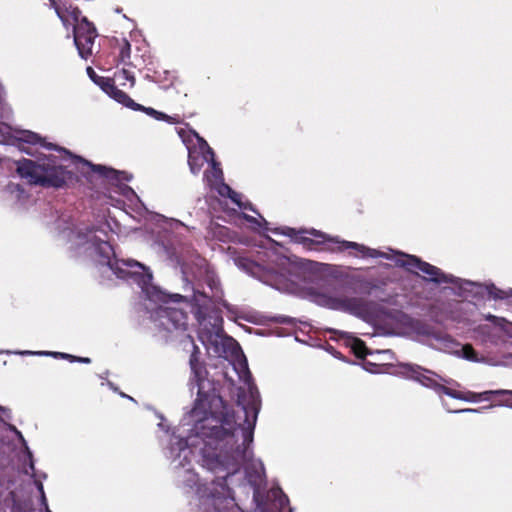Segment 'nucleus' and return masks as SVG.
I'll use <instances>...</instances> for the list:
<instances>
[{"label":"nucleus","instance_id":"nucleus-1","mask_svg":"<svg viewBox=\"0 0 512 512\" xmlns=\"http://www.w3.org/2000/svg\"><path fill=\"white\" fill-rule=\"evenodd\" d=\"M244 423L236 425V422L226 413L223 415L220 426H212L202 434L210 439L209 445L214 444L219 453H204L203 466L208 470L220 473L211 481L209 494L201 498L202 504H212L215 512H221L219 504L228 499L233 500V491L227 485V478L239 471L241 463L246 458V451L253 441L254 429L259 408L254 400L252 403L242 406Z\"/></svg>","mask_w":512,"mask_h":512},{"label":"nucleus","instance_id":"nucleus-2","mask_svg":"<svg viewBox=\"0 0 512 512\" xmlns=\"http://www.w3.org/2000/svg\"><path fill=\"white\" fill-rule=\"evenodd\" d=\"M283 234L292 238L296 243L303 245V247L309 251L338 253L352 249L363 257L378 258L382 256V253L376 249L369 248L357 242L341 240L338 237H332L316 229L296 230L295 228L286 227Z\"/></svg>","mask_w":512,"mask_h":512},{"label":"nucleus","instance_id":"nucleus-3","mask_svg":"<svg viewBox=\"0 0 512 512\" xmlns=\"http://www.w3.org/2000/svg\"><path fill=\"white\" fill-rule=\"evenodd\" d=\"M16 172L29 184L44 188H62L73 179L74 174L63 166L40 164L31 159L22 158L16 161Z\"/></svg>","mask_w":512,"mask_h":512},{"label":"nucleus","instance_id":"nucleus-4","mask_svg":"<svg viewBox=\"0 0 512 512\" xmlns=\"http://www.w3.org/2000/svg\"><path fill=\"white\" fill-rule=\"evenodd\" d=\"M424 372L419 383L427 388L434 390L437 394H445L453 399L462 400L466 402H492L497 399V404L501 406H507L512 408V390L499 389V390H488L480 393L473 391H459L447 387L446 385L438 382L431 374L427 375Z\"/></svg>","mask_w":512,"mask_h":512},{"label":"nucleus","instance_id":"nucleus-5","mask_svg":"<svg viewBox=\"0 0 512 512\" xmlns=\"http://www.w3.org/2000/svg\"><path fill=\"white\" fill-rule=\"evenodd\" d=\"M93 244L97 253L103 258L107 266L121 279H133L138 284L147 285L152 280V274L145 272L144 266L135 260L112 259L114 251L107 241L95 239Z\"/></svg>","mask_w":512,"mask_h":512},{"label":"nucleus","instance_id":"nucleus-6","mask_svg":"<svg viewBox=\"0 0 512 512\" xmlns=\"http://www.w3.org/2000/svg\"><path fill=\"white\" fill-rule=\"evenodd\" d=\"M337 289L325 282L320 288L309 289L314 301L323 307L338 310L360 317L367 312V304L363 298L332 295Z\"/></svg>","mask_w":512,"mask_h":512},{"label":"nucleus","instance_id":"nucleus-7","mask_svg":"<svg viewBox=\"0 0 512 512\" xmlns=\"http://www.w3.org/2000/svg\"><path fill=\"white\" fill-rule=\"evenodd\" d=\"M73 31L79 55L83 59H88L93 54L92 48L98 35L94 24L86 17H82L81 21L74 25Z\"/></svg>","mask_w":512,"mask_h":512},{"label":"nucleus","instance_id":"nucleus-8","mask_svg":"<svg viewBox=\"0 0 512 512\" xmlns=\"http://www.w3.org/2000/svg\"><path fill=\"white\" fill-rule=\"evenodd\" d=\"M190 368L193 374V381L198 387L197 398L195 400V405L192 412L195 416H198L200 411L203 410V416L201 420H207L209 415L214 414L211 405H209L208 408H205L206 402H209V404L211 403V401H209L210 395L204 391V384L207 379L208 371L204 362Z\"/></svg>","mask_w":512,"mask_h":512},{"label":"nucleus","instance_id":"nucleus-9","mask_svg":"<svg viewBox=\"0 0 512 512\" xmlns=\"http://www.w3.org/2000/svg\"><path fill=\"white\" fill-rule=\"evenodd\" d=\"M158 316L166 329L186 330L188 326V314L181 308L165 306L160 307Z\"/></svg>","mask_w":512,"mask_h":512},{"label":"nucleus","instance_id":"nucleus-10","mask_svg":"<svg viewBox=\"0 0 512 512\" xmlns=\"http://www.w3.org/2000/svg\"><path fill=\"white\" fill-rule=\"evenodd\" d=\"M419 271L427 275L424 277L426 281H431L437 284L455 283V277L453 275L445 274L441 269L428 262L423 261Z\"/></svg>","mask_w":512,"mask_h":512},{"label":"nucleus","instance_id":"nucleus-11","mask_svg":"<svg viewBox=\"0 0 512 512\" xmlns=\"http://www.w3.org/2000/svg\"><path fill=\"white\" fill-rule=\"evenodd\" d=\"M85 165H87L88 167H90V169L97 173L98 175L106 178V179H109V180H115V181H130L131 180V176H129L126 172L124 171H118V170H115L111 167H107V166H104V165H100V164H93L85 159H82V158H79Z\"/></svg>","mask_w":512,"mask_h":512},{"label":"nucleus","instance_id":"nucleus-12","mask_svg":"<svg viewBox=\"0 0 512 512\" xmlns=\"http://www.w3.org/2000/svg\"><path fill=\"white\" fill-rule=\"evenodd\" d=\"M194 302V315L197 321L201 324L207 317V312L211 303V299L205 293L195 291L193 294Z\"/></svg>","mask_w":512,"mask_h":512},{"label":"nucleus","instance_id":"nucleus-13","mask_svg":"<svg viewBox=\"0 0 512 512\" xmlns=\"http://www.w3.org/2000/svg\"><path fill=\"white\" fill-rule=\"evenodd\" d=\"M112 89H107L105 93L113 98L118 103L132 109V110H141L143 106L141 104L136 103L127 93L120 90L115 83L111 84Z\"/></svg>","mask_w":512,"mask_h":512},{"label":"nucleus","instance_id":"nucleus-14","mask_svg":"<svg viewBox=\"0 0 512 512\" xmlns=\"http://www.w3.org/2000/svg\"><path fill=\"white\" fill-rule=\"evenodd\" d=\"M112 89H107L105 93L113 98L118 103L132 109V110H141L143 106L141 104L136 103L127 93L120 90L115 83L111 84Z\"/></svg>","mask_w":512,"mask_h":512},{"label":"nucleus","instance_id":"nucleus-15","mask_svg":"<svg viewBox=\"0 0 512 512\" xmlns=\"http://www.w3.org/2000/svg\"><path fill=\"white\" fill-rule=\"evenodd\" d=\"M423 260L415 255L401 253L396 260V265L404 268L410 273L418 274Z\"/></svg>","mask_w":512,"mask_h":512},{"label":"nucleus","instance_id":"nucleus-16","mask_svg":"<svg viewBox=\"0 0 512 512\" xmlns=\"http://www.w3.org/2000/svg\"><path fill=\"white\" fill-rule=\"evenodd\" d=\"M404 369H405V373H406L407 377L414 381H417V382L419 381L421 375L424 372H427V374L436 376L441 382H444L446 384L450 383V380H447V379L441 377L440 375L436 374L435 372L428 370V369H424L418 365L407 364L404 366Z\"/></svg>","mask_w":512,"mask_h":512},{"label":"nucleus","instance_id":"nucleus-17","mask_svg":"<svg viewBox=\"0 0 512 512\" xmlns=\"http://www.w3.org/2000/svg\"><path fill=\"white\" fill-rule=\"evenodd\" d=\"M87 74L89 75L90 79L97 84L104 92L107 91V89H112L111 84L113 83V79L109 77H102L99 76L92 67L87 68Z\"/></svg>","mask_w":512,"mask_h":512},{"label":"nucleus","instance_id":"nucleus-18","mask_svg":"<svg viewBox=\"0 0 512 512\" xmlns=\"http://www.w3.org/2000/svg\"><path fill=\"white\" fill-rule=\"evenodd\" d=\"M62 10L68 17V22L63 24L65 27H68L69 25L74 26L81 21V10L78 7L70 5L69 7H62Z\"/></svg>","mask_w":512,"mask_h":512},{"label":"nucleus","instance_id":"nucleus-19","mask_svg":"<svg viewBox=\"0 0 512 512\" xmlns=\"http://www.w3.org/2000/svg\"><path fill=\"white\" fill-rule=\"evenodd\" d=\"M119 45V61L127 63L131 56V44L125 38L118 42Z\"/></svg>","mask_w":512,"mask_h":512},{"label":"nucleus","instance_id":"nucleus-20","mask_svg":"<svg viewBox=\"0 0 512 512\" xmlns=\"http://www.w3.org/2000/svg\"><path fill=\"white\" fill-rule=\"evenodd\" d=\"M351 348L357 358L364 359L366 357L367 347L361 339L355 338Z\"/></svg>","mask_w":512,"mask_h":512},{"label":"nucleus","instance_id":"nucleus-21","mask_svg":"<svg viewBox=\"0 0 512 512\" xmlns=\"http://www.w3.org/2000/svg\"><path fill=\"white\" fill-rule=\"evenodd\" d=\"M488 295L495 300H503L508 298V292L499 289L494 284L487 286Z\"/></svg>","mask_w":512,"mask_h":512},{"label":"nucleus","instance_id":"nucleus-22","mask_svg":"<svg viewBox=\"0 0 512 512\" xmlns=\"http://www.w3.org/2000/svg\"><path fill=\"white\" fill-rule=\"evenodd\" d=\"M211 157H212V175L213 177L215 178V180H220L222 179V176H223V172L220 168V164L219 163H216L215 160H214V151L212 150V148L208 147V151H207Z\"/></svg>","mask_w":512,"mask_h":512},{"label":"nucleus","instance_id":"nucleus-23","mask_svg":"<svg viewBox=\"0 0 512 512\" xmlns=\"http://www.w3.org/2000/svg\"><path fill=\"white\" fill-rule=\"evenodd\" d=\"M51 6L55 9L57 16L61 19L63 24L68 22V17L65 15L62 7L58 4L57 0H49Z\"/></svg>","mask_w":512,"mask_h":512},{"label":"nucleus","instance_id":"nucleus-24","mask_svg":"<svg viewBox=\"0 0 512 512\" xmlns=\"http://www.w3.org/2000/svg\"><path fill=\"white\" fill-rule=\"evenodd\" d=\"M200 354L201 353H200L199 348L196 345H193V351H192V353L190 355V359H189L190 367L203 363L200 360Z\"/></svg>","mask_w":512,"mask_h":512},{"label":"nucleus","instance_id":"nucleus-25","mask_svg":"<svg viewBox=\"0 0 512 512\" xmlns=\"http://www.w3.org/2000/svg\"><path fill=\"white\" fill-rule=\"evenodd\" d=\"M117 78L122 80H127L130 82V86L133 87L135 85V77L131 74L127 69H122L117 75Z\"/></svg>","mask_w":512,"mask_h":512},{"label":"nucleus","instance_id":"nucleus-26","mask_svg":"<svg viewBox=\"0 0 512 512\" xmlns=\"http://www.w3.org/2000/svg\"><path fill=\"white\" fill-rule=\"evenodd\" d=\"M140 111H144L146 114L150 115V116H153L155 119L157 120H160V119H166L168 118V115L162 113V112H159L151 107H144L143 106V109H141Z\"/></svg>","mask_w":512,"mask_h":512},{"label":"nucleus","instance_id":"nucleus-27","mask_svg":"<svg viewBox=\"0 0 512 512\" xmlns=\"http://www.w3.org/2000/svg\"><path fill=\"white\" fill-rule=\"evenodd\" d=\"M224 188L228 192V197L234 202L237 206H241V194L234 191L231 187L228 185H225Z\"/></svg>","mask_w":512,"mask_h":512},{"label":"nucleus","instance_id":"nucleus-28","mask_svg":"<svg viewBox=\"0 0 512 512\" xmlns=\"http://www.w3.org/2000/svg\"><path fill=\"white\" fill-rule=\"evenodd\" d=\"M464 357L468 360H476L477 354L470 344H465L462 348Z\"/></svg>","mask_w":512,"mask_h":512},{"label":"nucleus","instance_id":"nucleus-29","mask_svg":"<svg viewBox=\"0 0 512 512\" xmlns=\"http://www.w3.org/2000/svg\"><path fill=\"white\" fill-rule=\"evenodd\" d=\"M45 354L51 355L54 358L66 359L69 360L70 362H74V360L76 359V356L62 352H46Z\"/></svg>","mask_w":512,"mask_h":512},{"label":"nucleus","instance_id":"nucleus-30","mask_svg":"<svg viewBox=\"0 0 512 512\" xmlns=\"http://www.w3.org/2000/svg\"><path fill=\"white\" fill-rule=\"evenodd\" d=\"M23 141L26 143L35 145L41 141V137L36 133L30 132L28 135H26V137L23 139Z\"/></svg>","mask_w":512,"mask_h":512},{"label":"nucleus","instance_id":"nucleus-31","mask_svg":"<svg viewBox=\"0 0 512 512\" xmlns=\"http://www.w3.org/2000/svg\"><path fill=\"white\" fill-rule=\"evenodd\" d=\"M238 207L241 208V209L250 210V211H253L255 213H258L257 210L254 208L253 204L250 203V202L243 203L241 201V206H238Z\"/></svg>","mask_w":512,"mask_h":512},{"label":"nucleus","instance_id":"nucleus-32","mask_svg":"<svg viewBox=\"0 0 512 512\" xmlns=\"http://www.w3.org/2000/svg\"><path fill=\"white\" fill-rule=\"evenodd\" d=\"M243 219H245L249 223L261 225V222L257 218L250 216L248 214H243Z\"/></svg>","mask_w":512,"mask_h":512},{"label":"nucleus","instance_id":"nucleus-33","mask_svg":"<svg viewBox=\"0 0 512 512\" xmlns=\"http://www.w3.org/2000/svg\"><path fill=\"white\" fill-rule=\"evenodd\" d=\"M163 120H164V121H167V122H169V123H173V124H174V123H179V121H180V120H179V116H178V115H175V116H169V115H168V118L163 119Z\"/></svg>","mask_w":512,"mask_h":512},{"label":"nucleus","instance_id":"nucleus-34","mask_svg":"<svg viewBox=\"0 0 512 512\" xmlns=\"http://www.w3.org/2000/svg\"><path fill=\"white\" fill-rule=\"evenodd\" d=\"M74 362L89 364V363H91V359L88 357H77L76 356V359L74 360Z\"/></svg>","mask_w":512,"mask_h":512},{"label":"nucleus","instance_id":"nucleus-35","mask_svg":"<svg viewBox=\"0 0 512 512\" xmlns=\"http://www.w3.org/2000/svg\"><path fill=\"white\" fill-rule=\"evenodd\" d=\"M189 165L193 173H197L200 170V167H196V165H194L191 157H189Z\"/></svg>","mask_w":512,"mask_h":512},{"label":"nucleus","instance_id":"nucleus-36","mask_svg":"<svg viewBox=\"0 0 512 512\" xmlns=\"http://www.w3.org/2000/svg\"><path fill=\"white\" fill-rule=\"evenodd\" d=\"M488 320L494 322V323H498V321L500 320L498 317L494 316V315H489L487 317Z\"/></svg>","mask_w":512,"mask_h":512},{"label":"nucleus","instance_id":"nucleus-37","mask_svg":"<svg viewBox=\"0 0 512 512\" xmlns=\"http://www.w3.org/2000/svg\"><path fill=\"white\" fill-rule=\"evenodd\" d=\"M40 491L42 493V501L43 503L47 506V503H46V497H45V494H44V491H43V486L40 485Z\"/></svg>","mask_w":512,"mask_h":512},{"label":"nucleus","instance_id":"nucleus-38","mask_svg":"<svg viewBox=\"0 0 512 512\" xmlns=\"http://www.w3.org/2000/svg\"><path fill=\"white\" fill-rule=\"evenodd\" d=\"M489 329H490V328H489L488 326H486V325H485V326H480V327H479V330H481V331H483V332H485L486 330H489Z\"/></svg>","mask_w":512,"mask_h":512},{"label":"nucleus","instance_id":"nucleus-39","mask_svg":"<svg viewBox=\"0 0 512 512\" xmlns=\"http://www.w3.org/2000/svg\"><path fill=\"white\" fill-rule=\"evenodd\" d=\"M213 400H217V401H219L220 403H223L222 398H221V397H219V396H218V397L213 396V397H212V401H213Z\"/></svg>","mask_w":512,"mask_h":512},{"label":"nucleus","instance_id":"nucleus-40","mask_svg":"<svg viewBox=\"0 0 512 512\" xmlns=\"http://www.w3.org/2000/svg\"><path fill=\"white\" fill-rule=\"evenodd\" d=\"M175 297L177 298V301H181L184 298L182 295L179 294L175 295Z\"/></svg>","mask_w":512,"mask_h":512},{"label":"nucleus","instance_id":"nucleus-41","mask_svg":"<svg viewBox=\"0 0 512 512\" xmlns=\"http://www.w3.org/2000/svg\"><path fill=\"white\" fill-rule=\"evenodd\" d=\"M6 411H8V409H6V408H5V407H3V406H0V412L4 413V412H6Z\"/></svg>","mask_w":512,"mask_h":512},{"label":"nucleus","instance_id":"nucleus-42","mask_svg":"<svg viewBox=\"0 0 512 512\" xmlns=\"http://www.w3.org/2000/svg\"><path fill=\"white\" fill-rule=\"evenodd\" d=\"M467 411H473L472 409H462V410H459L458 412H467Z\"/></svg>","mask_w":512,"mask_h":512},{"label":"nucleus","instance_id":"nucleus-43","mask_svg":"<svg viewBox=\"0 0 512 512\" xmlns=\"http://www.w3.org/2000/svg\"><path fill=\"white\" fill-rule=\"evenodd\" d=\"M260 218H261V221H262L264 224H267V222H266L265 218H263L262 216H260Z\"/></svg>","mask_w":512,"mask_h":512},{"label":"nucleus","instance_id":"nucleus-44","mask_svg":"<svg viewBox=\"0 0 512 512\" xmlns=\"http://www.w3.org/2000/svg\"><path fill=\"white\" fill-rule=\"evenodd\" d=\"M240 261H241V262L246 261V262H248V264H249V265H252V262H249V261H248V260H246V259H242V260H240Z\"/></svg>","mask_w":512,"mask_h":512},{"label":"nucleus","instance_id":"nucleus-45","mask_svg":"<svg viewBox=\"0 0 512 512\" xmlns=\"http://www.w3.org/2000/svg\"><path fill=\"white\" fill-rule=\"evenodd\" d=\"M48 148H55V146L53 144H49Z\"/></svg>","mask_w":512,"mask_h":512},{"label":"nucleus","instance_id":"nucleus-46","mask_svg":"<svg viewBox=\"0 0 512 512\" xmlns=\"http://www.w3.org/2000/svg\"><path fill=\"white\" fill-rule=\"evenodd\" d=\"M203 512H211V511H210V510H208V509H205V510H203Z\"/></svg>","mask_w":512,"mask_h":512}]
</instances>
